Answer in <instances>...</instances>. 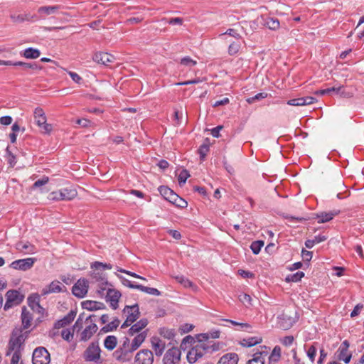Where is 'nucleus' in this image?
I'll return each instance as SVG.
<instances>
[{"instance_id": "nucleus-1", "label": "nucleus", "mask_w": 364, "mask_h": 364, "mask_svg": "<svg viewBox=\"0 0 364 364\" xmlns=\"http://www.w3.org/2000/svg\"><path fill=\"white\" fill-rule=\"evenodd\" d=\"M220 349L219 343L215 342L201 343L198 341L188 353L187 360L193 364L207 353H212Z\"/></svg>"}, {"instance_id": "nucleus-2", "label": "nucleus", "mask_w": 364, "mask_h": 364, "mask_svg": "<svg viewBox=\"0 0 364 364\" xmlns=\"http://www.w3.org/2000/svg\"><path fill=\"white\" fill-rule=\"evenodd\" d=\"M95 321L96 316L94 314L90 315L86 318L85 321L86 326L80 334L79 339L80 341H87L97 332L98 327Z\"/></svg>"}, {"instance_id": "nucleus-3", "label": "nucleus", "mask_w": 364, "mask_h": 364, "mask_svg": "<svg viewBox=\"0 0 364 364\" xmlns=\"http://www.w3.org/2000/svg\"><path fill=\"white\" fill-rule=\"evenodd\" d=\"M101 349L98 343L92 342L83 353V358L87 362H94L95 363H101Z\"/></svg>"}, {"instance_id": "nucleus-4", "label": "nucleus", "mask_w": 364, "mask_h": 364, "mask_svg": "<svg viewBox=\"0 0 364 364\" xmlns=\"http://www.w3.org/2000/svg\"><path fill=\"white\" fill-rule=\"evenodd\" d=\"M28 332L22 333L21 328H15L9 343V350H21V346L27 338Z\"/></svg>"}, {"instance_id": "nucleus-5", "label": "nucleus", "mask_w": 364, "mask_h": 364, "mask_svg": "<svg viewBox=\"0 0 364 364\" xmlns=\"http://www.w3.org/2000/svg\"><path fill=\"white\" fill-rule=\"evenodd\" d=\"M36 124L44 134H50L52 131V125L46 122V114L42 108L36 107L33 112Z\"/></svg>"}, {"instance_id": "nucleus-6", "label": "nucleus", "mask_w": 364, "mask_h": 364, "mask_svg": "<svg viewBox=\"0 0 364 364\" xmlns=\"http://www.w3.org/2000/svg\"><path fill=\"white\" fill-rule=\"evenodd\" d=\"M50 355L45 347H37L33 352V364H49Z\"/></svg>"}, {"instance_id": "nucleus-7", "label": "nucleus", "mask_w": 364, "mask_h": 364, "mask_svg": "<svg viewBox=\"0 0 364 364\" xmlns=\"http://www.w3.org/2000/svg\"><path fill=\"white\" fill-rule=\"evenodd\" d=\"M36 260H37L36 258H33V257L19 259L12 262L10 264L9 267L16 270H20V271L25 272V271L31 269L33 267Z\"/></svg>"}, {"instance_id": "nucleus-8", "label": "nucleus", "mask_w": 364, "mask_h": 364, "mask_svg": "<svg viewBox=\"0 0 364 364\" xmlns=\"http://www.w3.org/2000/svg\"><path fill=\"white\" fill-rule=\"evenodd\" d=\"M6 301L4 305V309L8 310L14 305H18L22 302L24 296L17 290H9L6 294Z\"/></svg>"}, {"instance_id": "nucleus-9", "label": "nucleus", "mask_w": 364, "mask_h": 364, "mask_svg": "<svg viewBox=\"0 0 364 364\" xmlns=\"http://www.w3.org/2000/svg\"><path fill=\"white\" fill-rule=\"evenodd\" d=\"M90 277L95 282H100V289L97 290V291L101 295L104 294V291L107 289L106 287H112V285L107 280L106 274L100 270L93 269L90 273Z\"/></svg>"}, {"instance_id": "nucleus-10", "label": "nucleus", "mask_w": 364, "mask_h": 364, "mask_svg": "<svg viewBox=\"0 0 364 364\" xmlns=\"http://www.w3.org/2000/svg\"><path fill=\"white\" fill-rule=\"evenodd\" d=\"M154 354L151 350L142 349L135 355L134 364H153Z\"/></svg>"}, {"instance_id": "nucleus-11", "label": "nucleus", "mask_w": 364, "mask_h": 364, "mask_svg": "<svg viewBox=\"0 0 364 364\" xmlns=\"http://www.w3.org/2000/svg\"><path fill=\"white\" fill-rule=\"evenodd\" d=\"M181 350L176 347L168 349L163 358L164 364H178L181 360Z\"/></svg>"}, {"instance_id": "nucleus-12", "label": "nucleus", "mask_w": 364, "mask_h": 364, "mask_svg": "<svg viewBox=\"0 0 364 364\" xmlns=\"http://www.w3.org/2000/svg\"><path fill=\"white\" fill-rule=\"evenodd\" d=\"M88 281L85 279H80L73 286L72 292L77 298H83L88 291Z\"/></svg>"}, {"instance_id": "nucleus-13", "label": "nucleus", "mask_w": 364, "mask_h": 364, "mask_svg": "<svg viewBox=\"0 0 364 364\" xmlns=\"http://www.w3.org/2000/svg\"><path fill=\"white\" fill-rule=\"evenodd\" d=\"M28 305L35 312L44 316L46 314V309L40 304V296L38 294H31L28 299Z\"/></svg>"}, {"instance_id": "nucleus-14", "label": "nucleus", "mask_w": 364, "mask_h": 364, "mask_svg": "<svg viewBox=\"0 0 364 364\" xmlns=\"http://www.w3.org/2000/svg\"><path fill=\"white\" fill-rule=\"evenodd\" d=\"M123 312L126 314V318L128 321L132 323H134L140 316L139 308L137 304L126 306L124 308Z\"/></svg>"}, {"instance_id": "nucleus-15", "label": "nucleus", "mask_w": 364, "mask_h": 364, "mask_svg": "<svg viewBox=\"0 0 364 364\" xmlns=\"http://www.w3.org/2000/svg\"><path fill=\"white\" fill-rule=\"evenodd\" d=\"M66 287L59 281H53L49 285L46 286L41 291V294L45 296L52 293H59L64 291Z\"/></svg>"}, {"instance_id": "nucleus-16", "label": "nucleus", "mask_w": 364, "mask_h": 364, "mask_svg": "<svg viewBox=\"0 0 364 364\" xmlns=\"http://www.w3.org/2000/svg\"><path fill=\"white\" fill-rule=\"evenodd\" d=\"M121 295L120 291L114 289H112L111 287H108L106 293V298L107 301L110 302V305L113 309H116L118 307V302Z\"/></svg>"}, {"instance_id": "nucleus-17", "label": "nucleus", "mask_w": 364, "mask_h": 364, "mask_svg": "<svg viewBox=\"0 0 364 364\" xmlns=\"http://www.w3.org/2000/svg\"><path fill=\"white\" fill-rule=\"evenodd\" d=\"M277 325L279 328L283 330H288L292 327L293 324L296 322L294 318L283 313L277 317Z\"/></svg>"}, {"instance_id": "nucleus-18", "label": "nucleus", "mask_w": 364, "mask_h": 364, "mask_svg": "<svg viewBox=\"0 0 364 364\" xmlns=\"http://www.w3.org/2000/svg\"><path fill=\"white\" fill-rule=\"evenodd\" d=\"M134 350H132V348L129 349L124 348H117L114 353V358L119 362L125 363L129 362L132 360V353Z\"/></svg>"}, {"instance_id": "nucleus-19", "label": "nucleus", "mask_w": 364, "mask_h": 364, "mask_svg": "<svg viewBox=\"0 0 364 364\" xmlns=\"http://www.w3.org/2000/svg\"><path fill=\"white\" fill-rule=\"evenodd\" d=\"M114 59L115 58L112 55L102 52L96 53L92 57V60L95 62L105 65H109V63L114 62Z\"/></svg>"}, {"instance_id": "nucleus-20", "label": "nucleus", "mask_w": 364, "mask_h": 364, "mask_svg": "<svg viewBox=\"0 0 364 364\" xmlns=\"http://www.w3.org/2000/svg\"><path fill=\"white\" fill-rule=\"evenodd\" d=\"M149 321L146 318H143L136 323L131 325L130 328L128 331V334L133 336L135 334H139L142 332L141 331L148 325Z\"/></svg>"}, {"instance_id": "nucleus-21", "label": "nucleus", "mask_w": 364, "mask_h": 364, "mask_svg": "<svg viewBox=\"0 0 364 364\" xmlns=\"http://www.w3.org/2000/svg\"><path fill=\"white\" fill-rule=\"evenodd\" d=\"M151 346L156 356H161L166 347L165 342L158 337H153L151 339Z\"/></svg>"}, {"instance_id": "nucleus-22", "label": "nucleus", "mask_w": 364, "mask_h": 364, "mask_svg": "<svg viewBox=\"0 0 364 364\" xmlns=\"http://www.w3.org/2000/svg\"><path fill=\"white\" fill-rule=\"evenodd\" d=\"M62 7L61 5L41 6L38 9V13L40 14V18H45L46 16L56 13Z\"/></svg>"}, {"instance_id": "nucleus-23", "label": "nucleus", "mask_w": 364, "mask_h": 364, "mask_svg": "<svg viewBox=\"0 0 364 364\" xmlns=\"http://www.w3.org/2000/svg\"><path fill=\"white\" fill-rule=\"evenodd\" d=\"M16 249L23 254H33L36 252V247L28 242H18L15 245Z\"/></svg>"}, {"instance_id": "nucleus-24", "label": "nucleus", "mask_w": 364, "mask_h": 364, "mask_svg": "<svg viewBox=\"0 0 364 364\" xmlns=\"http://www.w3.org/2000/svg\"><path fill=\"white\" fill-rule=\"evenodd\" d=\"M10 17L12 21L14 23H22L23 21H36L39 18L36 15H31V14L18 15L11 14Z\"/></svg>"}, {"instance_id": "nucleus-25", "label": "nucleus", "mask_w": 364, "mask_h": 364, "mask_svg": "<svg viewBox=\"0 0 364 364\" xmlns=\"http://www.w3.org/2000/svg\"><path fill=\"white\" fill-rule=\"evenodd\" d=\"M75 316H76V312L74 311H70L62 319H60L55 322V328H60L65 327V326L70 324L74 320Z\"/></svg>"}, {"instance_id": "nucleus-26", "label": "nucleus", "mask_w": 364, "mask_h": 364, "mask_svg": "<svg viewBox=\"0 0 364 364\" xmlns=\"http://www.w3.org/2000/svg\"><path fill=\"white\" fill-rule=\"evenodd\" d=\"M148 329L143 331L142 332L137 334L132 341V349L136 350L140 346L144 343L146 338L147 337Z\"/></svg>"}, {"instance_id": "nucleus-27", "label": "nucleus", "mask_w": 364, "mask_h": 364, "mask_svg": "<svg viewBox=\"0 0 364 364\" xmlns=\"http://www.w3.org/2000/svg\"><path fill=\"white\" fill-rule=\"evenodd\" d=\"M21 321L22 326L24 329L28 328L31 325L33 316L31 312L27 309L26 306L22 307L21 311Z\"/></svg>"}, {"instance_id": "nucleus-28", "label": "nucleus", "mask_w": 364, "mask_h": 364, "mask_svg": "<svg viewBox=\"0 0 364 364\" xmlns=\"http://www.w3.org/2000/svg\"><path fill=\"white\" fill-rule=\"evenodd\" d=\"M263 26H266L270 30L277 31L280 27L279 21L273 17H265L263 16Z\"/></svg>"}, {"instance_id": "nucleus-29", "label": "nucleus", "mask_w": 364, "mask_h": 364, "mask_svg": "<svg viewBox=\"0 0 364 364\" xmlns=\"http://www.w3.org/2000/svg\"><path fill=\"white\" fill-rule=\"evenodd\" d=\"M268 353L266 350L258 351L253 354V358L249 360L247 364H264L265 357Z\"/></svg>"}, {"instance_id": "nucleus-30", "label": "nucleus", "mask_w": 364, "mask_h": 364, "mask_svg": "<svg viewBox=\"0 0 364 364\" xmlns=\"http://www.w3.org/2000/svg\"><path fill=\"white\" fill-rule=\"evenodd\" d=\"M82 307L89 311H95L105 308V305L98 301L86 300L82 302Z\"/></svg>"}, {"instance_id": "nucleus-31", "label": "nucleus", "mask_w": 364, "mask_h": 364, "mask_svg": "<svg viewBox=\"0 0 364 364\" xmlns=\"http://www.w3.org/2000/svg\"><path fill=\"white\" fill-rule=\"evenodd\" d=\"M59 191L61 196V200H71L77 195L76 190L74 188H65Z\"/></svg>"}, {"instance_id": "nucleus-32", "label": "nucleus", "mask_w": 364, "mask_h": 364, "mask_svg": "<svg viewBox=\"0 0 364 364\" xmlns=\"http://www.w3.org/2000/svg\"><path fill=\"white\" fill-rule=\"evenodd\" d=\"M339 213V211L333 210L330 212H322L316 214V218H318V223H324L331 220L336 215Z\"/></svg>"}, {"instance_id": "nucleus-33", "label": "nucleus", "mask_w": 364, "mask_h": 364, "mask_svg": "<svg viewBox=\"0 0 364 364\" xmlns=\"http://www.w3.org/2000/svg\"><path fill=\"white\" fill-rule=\"evenodd\" d=\"M220 332L218 330H213L208 333H200L196 336V338L198 341H200L201 343H205L210 338H218L220 337Z\"/></svg>"}, {"instance_id": "nucleus-34", "label": "nucleus", "mask_w": 364, "mask_h": 364, "mask_svg": "<svg viewBox=\"0 0 364 364\" xmlns=\"http://www.w3.org/2000/svg\"><path fill=\"white\" fill-rule=\"evenodd\" d=\"M159 191L160 194L170 203L174 198H176V193L173 190L165 186H161L159 187Z\"/></svg>"}, {"instance_id": "nucleus-35", "label": "nucleus", "mask_w": 364, "mask_h": 364, "mask_svg": "<svg viewBox=\"0 0 364 364\" xmlns=\"http://www.w3.org/2000/svg\"><path fill=\"white\" fill-rule=\"evenodd\" d=\"M238 356L236 353H227L220 358L217 364H237Z\"/></svg>"}, {"instance_id": "nucleus-36", "label": "nucleus", "mask_w": 364, "mask_h": 364, "mask_svg": "<svg viewBox=\"0 0 364 364\" xmlns=\"http://www.w3.org/2000/svg\"><path fill=\"white\" fill-rule=\"evenodd\" d=\"M120 321L116 318L111 322L108 323L106 326H103L100 329V332L103 333H106L108 332L113 331L117 328V327L119 326Z\"/></svg>"}, {"instance_id": "nucleus-37", "label": "nucleus", "mask_w": 364, "mask_h": 364, "mask_svg": "<svg viewBox=\"0 0 364 364\" xmlns=\"http://www.w3.org/2000/svg\"><path fill=\"white\" fill-rule=\"evenodd\" d=\"M117 344V338L114 336H108L104 341L105 348L109 350H112L115 348Z\"/></svg>"}, {"instance_id": "nucleus-38", "label": "nucleus", "mask_w": 364, "mask_h": 364, "mask_svg": "<svg viewBox=\"0 0 364 364\" xmlns=\"http://www.w3.org/2000/svg\"><path fill=\"white\" fill-rule=\"evenodd\" d=\"M41 55L39 50L33 48H28L24 50L23 55L28 59L38 58Z\"/></svg>"}, {"instance_id": "nucleus-39", "label": "nucleus", "mask_w": 364, "mask_h": 364, "mask_svg": "<svg viewBox=\"0 0 364 364\" xmlns=\"http://www.w3.org/2000/svg\"><path fill=\"white\" fill-rule=\"evenodd\" d=\"M14 66H21L23 70L33 69V70H41V66H39L36 63H24L21 61L14 62Z\"/></svg>"}, {"instance_id": "nucleus-40", "label": "nucleus", "mask_w": 364, "mask_h": 364, "mask_svg": "<svg viewBox=\"0 0 364 364\" xmlns=\"http://www.w3.org/2000/svg\"><path fill=\"white\" fill-rule=\"evenodd\" d=\"M281 358V348L279 346H275L269 356V364L276 363Z\"/></svg>"}, {"instance_id": "nucleus-41", "label": "nucleus", "mask_w": 364, "mask_h": 364, "mask_svg": "<svg viewBox=\"0 0 364 364\" xmlns=\"http://www.w3.org/2000/svg\"><path fill=\"white\" fill-rule=\"evenodd\" d=\"M262 339L260 337H250L246 339H243L241 344L245 347H252L262 342Z\"/></svg>"}, {"instance_id": "nucleus-42", "label": "nucleus", "mask_w": 364, "mask_h": 364, "mask_svg": "<svg viewBox=\"0 0 364 364\" xmlns=\"http://www.w3.org/2000/svg\"><path fill=\"white\" fill-rule=\"evenodd\" d=\"M304 277V273L303 272H297L294 274H289L285 281L287 282H297L301 279Z\"/></svg>"}, {"instance_id": "nucleus-43", "label": "nucleus", "mask_w": 364, "mask_h": 364, "mask_svg": "<svg viewBox=\"0 0 364 364\" xmlns=\"http://www.w3.org/2000/svg\"><path fill=\"white\" fill-rule=\"evenodd\" d=\"M92 269L100 270L102 269H111L112 268V265L110 263H102L101 262H92L90 265Z\"/></svg>"}, {"instance_id": "nucleus-44", "label": "nucleus", "mask_w": 364, "mask_h": 364, "mask_svg": "<svg viewBox=\"0 0 364 364\" xmlns=\"http://www.w3.org/2000/svg\"><path fill=\"white\" fill-rule=\"evenodd\" d=\"M349 348V343L347 340H345L338 349V358L340 359L342 356H345L348 354V349Z\"/></svg>"}, {"instance_id": "nucleus-45", "label": "nucleus", "mask_w": 364, "mask_h": 364, "mask_svg": "<svg viewBox=\"0 0 364 364\" xmlns=\"http://www.w3.org/2000/svg\"><path fill=\"white\" fill-rule=\"evenodd\" d=\"M115 274L119 279V280L121 281V282L123 285H124L129 288H131V289H136L139 290L140 284H134L132 283V282L130 280L126 279L124 277H123L120 274H118L117 273H115Z\"/></svg>"}, {"instance_id": "nucleus-46", "label": "nucleus", "mask_w": 364, "mask_h": 364, "mask_svg": "<svg viewBox=\"0 0 364 364\" xmlns=\"http://www.w3.org/2000/svg\"><path fill=\"white\" fill-rule=\"evenodd\" d=\"M245 24L246 26H249L252 28V31L257 30L259 24L263 25V16H260L255 20L251 21L248 23L245 22Z\"/></svg>"}, {"instance_id": "nucleus-47", "label": "nucleus", "mask_w": 364, "mask_h": 364, "mask_svg": "<svg viewBox=\"0 0 364 364\" xmlns=\"http://www.w3.org/2000/svg\"><path fill=\"white\" fill-rule=\"evenodd\" d=\"M139 290H140L143 292H146L151 295H155V296L161 295V292L157 289L153 288V287H145V286H143L141 284L139 286Z\"/></svg>"}, {"instance_id": "nucleus-48", "label": "nucleus", "mask_w": 364, "mask_h": 364, "mask_svg": "<svg viewBox=\"0 0 364 364\" xmlns=\"http://www.w3.org/2000/svg\"><path fill=\"white\" fill-rule=\"evenodd\" d=\"M264 245V242L262 240H257L252 242L250 245V249L255 255H257L259 253L261 248Z\"/></svg>"}, {"instance_id": "nucleus-49", "label": "nucleus", "mask_w": 364, "mask_h": 364, "mask_svg": "<svg viewBox=\"0 0 364 364\" xmlns=\"http://www.w3.org/2000/svg\"><path fill=\"white\" fill-rule=\"evenodd\" d=\"M174 204L176 206L179 208H186L188 205V203L183 198H181L178 195L176 194V198L173 199L171 202Z\"/></svg>"}, {"instance_id": "nucleus-50", "label": "nucleus", "mask_w": 364, "mask_h": 364, "mask_svg": "<svg viewBox=\"0 0 364 364\" xmlns=\"http://www.w3.org/2000/svg\"><path fill=\"white\" fill-rule=\"evenodd\" d=\"M11 350H9L6 355H9ZM14 353L12 354L11 364H20V360L21 358V350H14Z\"/></svg>"}, {"instance_id": "nucleus-51", "label": "nucleus", "mask_w": 364, "mask_h": 364, "mask_svg": "<svg viewBox=\"0 0 364 364\" xmlns=\"http://www.w3.org/2000/svg\"><path fill=\"white\" fill-rule=\"evenodd\" d=\"M316 344V343H314L313 345L309 346V348H308V350L306 351L307 356L309 357V358L310 359V360L312 363H314L315 360V357H316V351H317V349L315 346Z\"/></svg>"}, {"instance_id": "nucleus-52", "label": "nucleus", "mask_w": 364, "mask_h": 364, "mask_svg": "<svg viewBox=\"0 0 364 364\" xmlns=\"http://www.w3.org/2000/svg\"><path fill=\"white\" fill-rule=\"evenodd\" d=\"M238 298L245 306H252V297L249 294H241Z\"/></svg>"}, {"instance_id": "nucleus-53", "label": "nucleus", "mask_w": 364, "mask_h": 364, "mask_svg": "<svg viewBox=\"0 0 364 364\" xmlns=\"http://www.w3.org/2000/svg\"><path fill=\"white\" fill-rule=\"evenodd\" d=\"M190 176L186 169H183L178 175V183L181 186L186 182L187 178Z\"/></svg>"}, {"instance_id": "nucleus-54", "label": "nucleus", "mask_w": 364, "mask_h": 364, "mask_svg": "<svg viewBox=\"0 0 364 364\" xmlns=\"http://www.w3.org/2000/svg\"><path fill=\"white\" fill-rule=\"evenodd\" d=\"M159 333L161 336L168 339H171L174 337L173 331L166 328H161Z\"/></svg>"}, {"instance_id": "nucleus-55", "label": "nucleus", "mask_w": 364, "mask_h": 364, "mask_svg": "<svg viewBox=\"0 0 364 364\" xmlns=\"http://www.w3.org/2000/svg\"><path fill=\"white\" fill-rule=\"evenodd\" d=\"M240 48V44L236 42L232 43L228 48V53L230 55H233L237 54Z\"/></svg>"}, {"instance_id": "nucleus-56", "label": "nucleus", "mask_w": 364, "mask_h": 364, "mask_svg": "<svg viewBox=\"0 0 364 364\" xmlns=\"http://www.w3.org/2000/svg\"><path fill=\"white\" fill-rule=\"evenodd\" d=\"M209 151V146L208 144H202L199 149L198 154L200 155V160L203 161Z\"/></svg>"}, {"instance_id": "nucleus-57", "label": "nucleus", "mask_w": 364, "mask_h": 364, "mask_svg": "<svg viewBox=\"0 0 364 364\" xmlns=\"http://www.w3.org/2000/svg\"><path fill=\"white\" fill-rule=\"evenodd\" d=\"M197 62L192 58H191L188 56L184 57L181 60V64L188 66V67H193L196 65Z\"/></svg>"}, {"instance_id": "nucleus-58", "label": "nucleus", "mask_w": 364, "mask_h": 364, "mask_svg": "<svg viewBox=\"0 0 364 364\" xmlns=\"http://www.w3.org/2000/svg\"><path fill=\"white\" fill-rule=\"evenodd\" d=\"M175 279L185 287H191L193 285L192 282L183 276H176Z\"/></svg>"}, {"instance_id": "nucleus-59", "label": "nucleus", "mask_w": 364, "mask_h": 364, "mask_svg": "<svg viewBox=\"0 0 364 364\" xmlns=\"http://www.w3.org/2000/svg\"><path fill=\"white\" fill-rule=\"evenodd\" d=\"M225 34L232 36L237 39H240L241 38V36H240L237 28H229L222 35H225Z\"/></svg>"}, {"instance_id": "nucleus-60", "label": "nucleus", "mask_w": 364, "mask_h": 364, "mask_svg": "<svg viewBox=\"0 0 364 364\" xmlns=\"http://www.w3.org/2000/svg\"><path fill=\"white\" fill-rule=\"evenodd\" d=\"M267 96L266 93L260 92L257 95H255L254 97H249L247 100V102L250 104L255 102L256 100H259L261 99H264Z\"/></svg>"}, {"instance_id": "nucleus-61", "label": "nucleus", "mask_w": 364, "mask_h": 364, "mask_svg": "<svg viewBox=\"0 0 364 364\" xmlns=\"http://www.w3.org/2000/svg\"><path fill=\"white\" fill-rule=\"evenodd\" d=\"M48 199L53 201H58L61 200V196L60 194V191H53L50 193L48 196Z\"/></svg>"}, {"instance_id": "nucleus-62", "label": "nucleus", "mask_w": 364, "mask_h": 364, "mask_svg": "<svg viewBox=\"0 0 364 364\" xmlns=\"http://www.w3.org/2000/svg\"><path fill=\"white\" fill-rule=\"evenodd\" d=\"M82 323H83L82 314H80L73 327V332L75 331H77L78 332L82 328Z\"/></svg>"}, {"instance_id": "nucleus-63", "label": "nucleus", "mask_w": 364, "mask_h": 364, "mask_svg": "<svg viewBox=\"0 0 364 364\" xmlns=\"http://www.w3.org/2000/svg\"><path fill=\"white\" fill-rule=\"evenodd\" d=\"M194 342V338L191 336H186L183 338L182 342L181 343V348L186 349L187 344H191Z\"/></svg>"}, {"instance_id": "nucleus-64", "label": "nucleus", "mask_w": 364, "mask_h": 364, "mask_svg": "<svg viewBox=\"0 0 364 364\" xmlns=\"http://www.w3.org/2000/svg\"><path fill=\"white\" fill-rule=\"evenodd\" d=\"M62 338L67 341H70V339L73 337V332H71L70 329H63L61 332Z\"/></svg>"}]
</instances>
